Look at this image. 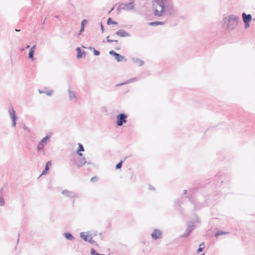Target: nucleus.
Masks as SVG:
<instances>
[{"label":"nucleus","instance_id":"nucleus-29","mask_svg":"<svg viewBox=\"0 0 255 255\" xmlns=\"http://www.w3.org/2000/svg\"><path fill=\"white\" fill-rule=\"evenodd\" d=\"M98 178L97 177H94L91 179V181L92 182H95L97 181Z\"/></svg>","mask_w":255,"mask_h":255},{"label":"nucleus","instance_id":"nucleus-6","mask_svg":"<svg viewBox=\"0 0 255 255\" xmlns=\"http://www.w3.org/2000/svg\"><path fill=\"white\" fill-rule=\"evenodd\" d=\"M244 22L246 24V27L247 28L249 26V23L252 20V15L251 14H246L244 12L242 14Z\"/></svg>","mask_w":255,"mask_h":255},{"label":"nucleus","instance_id":"nucleus-18","mask_svg":"<svg viewBox=\"0 0 255 255\" xmlns=\"http://www.w3.org/2000/svg\"><path fill=\"white\" fill-rule=\"evenodd\" d=\"M87 23V20L86 19H84L82 21L81 23V28L80 30V32H82L84 30V26Z\"/></svg>","mask_w":255,"mask_h":255},{"label":"nucleus","instance_id":"nucleus-26","mask_svg":"<svg viewBox=\"0 0 255 255\" xmlns=\"http://www.w3.org/2000/svg\"><path fill=\"white\" fill-rule=\"evenodd\" d=\"M93 52L95 55L98 56L100 54V52L98 51L95 50V49H94Z\"/></svg>","mask_w":255,"mask_h":255},{"label":"nucleus","instance_id":"nucleus-7","mask_svg":"<svg viewBox=\"0 0 255 255\" xmlns=\"http://www.w3.org/2000/svg\"><path fill=\"white\" fill-rule=\"evenodd\" d=\"M80 236L85 241H87L90 243L92 242L93 238L91 235L86 233H81Z\"/></svg>","mask_w":255,"mask_h":255},{"label":"nucleus","instance_id":"nucleus-27","mask_svg":"<svg viewBox=\"0 0 255 255\" xmlns=\"http://www.w3.org/2000/svg\"><path fill=\"white\" fill-rule=\"evenodd\" d=\"M4 202L3 198H0V206H2L4 205Z\"/></svg>","mask_w":255,"mask_h":255},{"label":"nucleus","instance_id":"nucleus-4","mask_svg":"<svg viewBox=\"0 0 255 255\" xmlns=\"http://www.w3.org/2000/svg\"><path fill=\"white\" fill-rule=\"evenodd\" d=\"M127 116L124 114H121L117 117V124L118 126H121L124 123L127 122Z\"/></svg>","mask_w":255,"mask_h":255},{"label":"nucleus","instance_id":"nucleus-14","mask_svg":"<svg viewBox=\"0 0 255 255\" xmlns=\"http://www.w3.org/2000/svg\"><path fill=\"white\" fill-rule=\"evenodd\" d=\"M148 24L150 26H157L159 25H164V22L163 21L151 22H149Z\"/></svg>","mask_w":255,"mask_h":255},{"label":"nucleus","instance_id":"nucleus-12","mask_svg":"<svg viewBox=\"0 0 255 255\" xmlns=\"http://www.w3.org/2000/svg\"><path fill=\"white\" fill-rule=\"evenodd\" d=\"M50 166H51V162L50 161H49L47 162V163L46 164V166H45V169L42 172L41 175H45V174H47L48 171L49 170V167Z\"/></svg>","mask_w":255,"mask_h":255},{"label":"nucleus","instance_id":"nucleus-20","mask_svg":"<svg viewBox=\"0 0 255 255\" xmlns=\"http://www.w3.org/2000/svg\"><path fill=\"white\" fill-rule=\"evenodd\" d=\"M107 23L108 24H117V22L114 21L111 18H109L107 21Z\"/></svg>","mask_w":255,"mask_h":255},{"label":"nucleus","instance_id":"nucleus-16","mask_svg":"<svg viewBox=\"0 0 255 255\" xmlns=\"http://www.w3.org/2000/svg\"><path fill=\"white\" fill-rule=\"evenodd\" d=\"M62 193L63 195L66 197H73L74 196L72 192H70L67 190L63 191Z\"/></svg>","mask_w":255,"mask_h":255},{"label":"nucleus","instance_id":"nucleus-30","mask_svg":"<svg viewBox=\"0 0 255 255\" xmlns=\"http://www.w3.org/2000/svg\"><path fill=\"white\" fill-rule=\"evenodd\" d=\"M29 47V45H27V46H26V48H28Z\"/></svg>","mask_w":255,"mask_h":255},{"label":"nucleus","instance_id":"nucleus-15","mask_svg":"<svg viewBox=\"0 0 255 255\" xmlns=\"http://www.w3.org/2000/svg\"><path fill=\"white\" fill-rule=\"evenodd\" d=\"M78 145H79V147H78V151H77V153H78V155L80 156H82V153H81L80 152L81 151H84V147H83V145L79 143Z\"/></svg>","mask_w":255,"mask_h":255},{"label":"nucleus","instance_id":"nucleus-23","mask_svg":"<svg viewBox=\"0 0 255 255\" xmlns=\"http://www.w3.org/2000/svg\"><path fill=\"white\" fill-rule=\"evenodd\" d=\"M44 146V144L42 143V144H41V142H40V143L38 145V149H43Z\"/></svg>","mask_w":255,"mask_h":255},{"label":"nucleus","instance_id":"nucleus-10","mask_svg":"<svg viewBox=\"0 0 255 255\" xmlns=\"http://www.w3.org/2000/svg\"><path fill=\"white\" fill-rule=\"evenodd\" d=\"M116 34L121 37L129 36V34L124 30H120L116 32Z\"/></svg>","mask_w":255,"mask_h":255},{"label":"nucleus","instance_id":"nucleus-19","mask_svg":"<svg viewBox=\"0 0 255 255\" xmlns=\"http://www.w3.org/2000/svg\"><path fill=\"white\" fill-rule=\"evenodd\" d=\"M64 236L66 239H67L69 240H72L73 239V237L70 233H65Z\"/></svg>","mask_w":255,"mask_h":255},{"label":"nucleus","instance_id":"nucleus-25","mask_svg":"<svg viewBox=\"0 0 255 255\" xmlns=\"http://www.w3.org/2000/svg\"><path fill=\"white\" fill-rule=\"evenodd\" d=\"M23 128L24 130H26L28 132L30 131L29 128L27 126H26V125H24Z\"/></svg>","mask_w":255,"mask_h":255},{"label":"nucleus","instance_id":"nucleus-13","mask_svg":"<svg viewBox=\"0 0 255 255\" xmlns=\"http://www.w3.org/2000/svg\"><path fill=\"white\" fill-rule=\"evenodd\" d=\"M76 50L77 51V57L78 59L82 58L84 55H85V52H82L79 47L77 48Z\"/></svg>","mask_w":255,"mask_h":255},{"label":"nucleus","instance_id":"nucleus-24","mask_svg":"<svg viewBox=\"0 0 255 255\" xmlns=\"http://www.w3.org/2000/svg\"><path fill=\"white\" fill-rule=\"evenodd\" d=\"M227 234V233H226V232H218V233H217L216 234V236L217 237L218 236L224 235V234Z\"/></svg>","mask_w":255,"mask_h":255},{"label":"nucleus","instance_id":"nucleus-21","mask_svg":"<svg viewBox=\"0 0 255 255\" xmlns=\"http://www.w3.org/2000/svg\"><path fill=\"white\" fill-rule=\"evenodd\" d=\"M203 248H204V243L200 244V246H199V249L197 250V252L198 253L201 252L202 251V250H203Z\"/></svg>","mask_w":255,"mask_h":255},{"label":"nucleus","instance_id":"nucleus-9","mask_svg":"<svg viewBox=\"0 0 255 255\" xmlns=\"http://www.w3.org/2000/svg\"><path fill=\"white\" fill-rule=\"evenodd\" d=\"M161 233L158 230H155L153 233L151 234V236L154 239H157L160 238L161 236Z\"/></svg>","mask_w":255,"mask_h":255},{"label":"nucleus","instance_id":"nucleus-11","mask_svg":"<svg viewBox=\"0 0 255 255\" xmlns=\"http://www.w3.org/2000/svg\"><path fill=\"white\" fill-rule=\"evenodd\" d=\"M35 49L36 45H34L30 48V51L29 52L28 57L29 58L31 59L32 60H33V55Z\"/></svg>","mask_w":255,"mask_h":255},{"label":"nucleus","instance_id":"nucleus-17","mask_svg":"<svg viewBox=\"0 0 255 255\" xmlns=\"http://www.w3.org/2000/svg\"><path fill=\"white\" fill-rule=\"evenodd\" d=\"M49 138H50V137L49 136H45L40 141L41 144H42V143H43L44 145H45L47 143V142L49 140Z\"/></svg>","mask_w":255,"mask_h":255},{"label":"nucleus","instance_id":"nucleus-8","mask_svg":"<svg viewBox=\"0 0 255 255\" xmlns=\"http://www.w3.org/2000/svg\"><path fill=\"white\" fill-rule=\"evenodd\" d=\"M9 115L12 121V125L13 127L16 126V116L15 111L13 109L9 111Z\"/></svg>","mask_w":255,"mask_h":255},{"label":"nucleus","instance_id":"nucleus-31","mask_svg":"<svg viewBox=\"0 0 255 255\" xmlns=\"http://www.w3.org/2000/svg\"><path fill=\"white\" fill-rule=\"evenodd\" d=\"M120 48H116V49L117 50H119Z\"/></svg>","mask_w":255,"mask_h":255},{"label":"nucleus","instance_id":"nucleus-28","mask_svg":"<svg viewBox=\"0 0 255 255\" xmlns=\"http://www.w3.org/2000/svg\"><path fill=\"white\" fill-rule=\"evenodd\" d=\"M107 41H108V42H113V40H111V39H109V36H107ZM114 41V42H117V43H118V40H115V41Z\"/></svg>","mask_w":255,"mask_h":255},{"label":"nucleus","instance_id":"nucleus-3","mask_svg":"<svg viewBox=\"0 0 255 255\" xmlns=\"http://www.w3.org/2000/svg\"><path fill=\"white\" fill-rule=\"evenodd\" d=\"M73 162L74 164L78 167H81L84 166L86 163L85 158L81 156L75 158L73 160Z\"/></svg>","mask_w":255,"mask_h":255},{"label":"nucleus","instance_id":"nucleus-5","mask_svg":"<svg viewBox=\"0 0 255 255\" xmlns=\"http://www.w3.org/2000/svg\"><path fill=\"white\" fill-rule=\"evenodd\" d=\"M109 54L110 55H111L114 56L115 58V59L118 62H121V61H126V58L124 56H122L120 54L116 53L113 50L110 51V52H109Z\"/></svg>","mask_w":255,"mask_h":255},{"label":"nucleus","instance_id":"nucleus-2","mask_svg":"<svg viewBox=\"0 0 255 255\" xmlns=\"http://www.w3.org/2000/svg\"><path fill=\"white\" fill-rule=\"evenodd\" d=\"M239 18L232 15L229 16L228 20V27L229 29H234L238 24Z\"/></svg>","mask_w":255,"mask_h":255},{"label":"nucleus","instance_id":"nucleus-22","mask_svg":"<svg viewBox=\"0 0 255 255\" xmlns=\"http://www.w3.org/2000/svg\"><path fill=\"white\" fill-rule=\"evenodd\" d=\"M123 163V161H121L118 164L116 165L117 169H120L121 168Z\"/></svg>","mask_w":255,"mask_h":255},{"label":"nucleus","instance_id":"nucleus-1","mask_svg":"<svg viewBox=\"0 0 255 255\" xmlns=\"http://www.w3.org/2000/svg\"><path fill=\"white\" fill-rule=\"evenodd\" d=\"M165 0H153L152 8L156 16H161L165 10Z\"/></svg>","mask_w":255,"mask_h":255}]
</instances>
